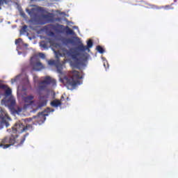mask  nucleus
I'll use <instances>...</instances> for the list:
<instances>
[{
	"mask_svg": "<svg viewBox=\"0 0 178 178\" xmlns=\"http://www.w3.org/2000/svg\"><path fill=\"white\" fill-rule=\"evenodd\" d=\"M83 79V77L80 76V72H79V71H72L69 76L60 78V81H61L68 90H73L77 87V85L80 84V79Z\"/></svg>",
	"mask_w": 178,
	"mask_h": 178,
	"instance_id": "nucleus-2",
	"label": "nucleus"
},
{
	"mask_svg": "<svg viewBox=\"0 0 178 178\" xmlns=\"http://www.w3.org/2000/svg\"><path fill=\"white\" fill-rule=\"evenodd\" d=\"M40 95H41V92H40Z\"/></svg>",
	"mask_w": 178,
	"mask_h": 178,
	"instance_id": "nucleus-31",
	"label": "nucleus"
},
{
	"mask_svg": "<svg viewBox=\"0 0 178 178\" xmlns=\"http://www.w3.org/2000/svg\"><path fill=\"white\" fill-rule=\"evenodd\" d=\"M48 98H49V94L48 93L44 95H40L39 97V101L38 102V108L47 106V104H48Z\"/></svg>",
	"mask_w": 178,
	"mask_h": 178,
	"instance_id": "nucleus-7",
	"label": "nucleus"
},
{
	"mask_svg": "<svg viewBox=\"0 0 178 178\" xmlns=\"http://www.w3.org/2000/svg\"><path fill=\"white\" fill-rule=\"evenodd\" d=\"M33 99H34V96H33V95H29V96L24 97V101L26 104H33Z\"/></svg>",
	"mask_w": 178,
	"mask_h": 178,
	"instance_id": "nucleus-14",
	"label": "nucleus"
},
{
	"mask_svg": "<svg viewBox=\"0 0 178 178\" xmlns=\"http://www.w3.org/2000/svg\"><path fill=\"white\" fill-rule=\"evenodd\" d=\"M26 30H27V25H24V26L22 27L21 31H22L23 33H26Z\"/></svg>",
	"mask_w": 178,
	"mask_h": 178,
	"instance_id": "nucleus-21",
	"label": "nucleus"
},
{
	"mask_svg": "<svg viewBox=\"0 0 178 178\" xmlns=\"http://www.w3.org/2000/svg\"><path fill=\"white\" fill-rule=\"evenodd\" d=\"M42 17L44 20H47L48 22V23H54V22H55V19L54 18V14H52V13L42 15Z\"/></svg>",
	"mask_w": 178,
	"mask_h": 178,
	"instance_id": "nucleus-9",
	"label": "nucleus"
},
{
	"mask_svg": "<svg viewBox=\"0 0 178 178\" xmlns=\"http://www.w3.org/2000/svg\"><path fill=\"white\" fill-rule=\"evenodd\" d=\"M30 67H31V72H40L45 69L44 65L41 63L40 60L37 59L35 57H31L30 60Z\"/></svg>",
	"mask_w": 178,
	"mask_h": 178,
	"instance_id": "nucleus-4",
	"label": "nucleus"
},
{
	"mask_svg": "<svg viewBox=\"0 0 178 178\" xmlns=\"http://www.w3.org/2000/svg\"><path fill=\"white\" fill-rule=\"evenodd\" d=\"M174 1H175V2H176V1H177V0H175Z\"/></svg>",
	"mask_w": 178,
	"mask_h": 178,
	"instance_id": "nucleus-29",
	"label": "nucleus"
},
{
	"mask_svg": "<svg viewBox=\"0 0 178 178\" xmlns=\"http://www.w3.org/2000/svg\"><path fill=\"white\" fill-rule=\"evenodd\" d=\"M22 38H18L15 40V44L16 45H18V44H20V42H22Z\"/></svg>",
	"mask_w": 178,
	"mask_h": 178,
	"instance_id": "nucleus-22",
	"label": "nucleus"
},
{
	"mask_svg": "<svg viewBox=\"0 0 178 178\" xmlns=\"http://www.w3.org/2000/svg\"><path fill=\"white\" fill-rule=\"evenodd\" d=\"M37 10L38 12H41V13H45V9L43 7H38Z\"/></svg>",
	"mask_w": 178,
	"mask_h": 178,
	"instance_id": "nucleus-20",
	"label": "nucleus"
},
{
	"mask_svg": "<svg viewBox=\"0 0 178 178\" xmlns=\"http://www.w3.org/2000/svg\"><path fill=\"white\" fill-rule=\"evenodd\" d=\"M3 101H4L5 105L8 106L10 109L15 108V105H16V100L12 97H9L8 99H5Z\"/></svg>",
	"mask_w": 178,
	"mask_h": 178,
	"instance_id": "nucleus-8",
	"label": "nucleus"
},
{
	"mask_svg": "<svg viewBox=\"0 0 178 178\" xmlns=\"http://www.w3.org/2000/svg\"><path fill=\"white\" fill-rule=\"evenodd\" d=\"M164 8H165V9H167V10H168V9H173V8L171 7L170 6H169V5L165 6L164 7Z\"/></svg>",
	"mask_w": 178,
	"mask_h": 178,
	"instance_id": "nucleus-24",
	"label": "nucleus"
},
{
	"mask_svg": "<svg viewBox=\"0 0 178 178\" xmlns=\"http://www.w3.org/2000/svg\"><path fill=\"white\" fill-rule=\"evenodd\" d=\"M68 56H71L72 61L71 62L72 66L76 67V69H80L83 66V63L80 58H77V54L73 53L72 51L68 52Z\"/></svg>",
	"mask_w": 178,
	"mask_h": 178,
	"instance_id": "nucleus-5",
	"label": "nucleus"
},
{
	"mask_svg": "<svg viewBox=\"0 0 178 178\" xmlns=\"http://www.w3.org/2000/svg\"><path fill=\"white\" fill-rule=\"evenodd\" d=\"M75 40H76V41L80 44L78 46L79 51H82L83 52H84V51H87V49L88 48H92L93 43H92V40L91 39H90L87 42V46H84V44H83V43H81L79 37L75 38Z\"/></svg>",
	"mask_w": 178,
	"mask_h": 178,
	"instance_id": "nucleus-6",
	"label": "nucleus"
},
{
	"mask_svg": "<svg viewBox=\"0 0 178 178\" xmlns=\"http://www.w3.org/2000/svg\"><path fill=\"white\" fill-rule=\"evenodd\" d=\"M9 3H12V0H0V10L3 5H9Z\"/></svg>",
	"mask_w": 178,
	"mask_h": 178,
	"instance_id": "nucleus-16",
	"label": "nucleus"
},
{
	"mask_svg": "<svg viewBox=\"0 0 178 178\" xmlns=\"http://www.w3.org/2000/svg\"><path fill=\"white\" fill-rule=\"evenodd\" d=\"M49 85H52L53 86H56V80L51 78V76L44 77V80L39 83V90L45 91Z\"/></svg>",
	"mask_w": 178,
	"mask_h": 178,
	"instance_id": "nucleus-3",
	"label": "nucleus"
},
{
	"mask_svg": "<svg viewBox=\"0 0 178 178\" xmlns=\"http://www.w3.org/2000/svg\"><path fill=\"white\" fill-rule=\"evenodd\" d=\"M97 49L99 54H104V52H105V49L101 46H97Z\"/></svg>",
	"mask_w": 178,
	"mask_h": 178,
	"instance_id": "nucleus-17",
	"label": "nucleus"
},
{
	"mask_svg": "<svg viewBox=\"0 0 178 178\" xmlns=\"http://www.w3.org/2000/svg\"><path fill=\"white\" fill-rule=\"evenodd\" d=\"M60 27L63 29V31H65L67 35H75L76 34L74 31H73L72 29H70L68 26H64L63 25H60Z\"/></svg>",
	"mask_w": 178,
	"mask_h": 178,
	"instance_id": "nucleus-10",
	"label": "nucleus"
},
{
	"mask_svg": "<svg viewBox=\"0 0 178 178\" xmlns=\"http://www.w3.org/2000/svg\"><path fill=\"white\" fill-rule=\"evenodd\" d=\"M16 81V79H12L11 83H15Z\"/></svg>",
	"mask_w": 178,
	"mask_h": 178,
	"instance_id": "nucleus-26",
	"label": "nucleus"
},
{
	"mask_svg": "<svg viewBox=\"0 0 178 178\" xmlns=\"http://www.w3.org/2000/svg\"><path fill=\"white\" fill-rule=\"evenodd\" d=\"M67 42L68 44H73V40H72V39H67Z\"/></svg>",
	"mask_w": 178,
	"mask_h": 178,
	"instance_id": "nucleus-25",
	"label": "nucleus"
},
{
	"mask_svg": "<svg viewBox=\"0 0 178 178\" xmlns=\"http://www.w3.org/2000/svg\"><path fill=\"white\" fill-rule=\"evenodd\" d=\"M48 64L50 65V66H56V61L55 60H50L48 61Z\"/></svg>",
	"mask_w": 178,
	"mask_h": 178,
	"instance_id": "nucleus-19",
	"label": "nucleus"
},
{
	"mask_svg": "<svg viewBox=\"0 0 178 178\" xmlns=\"http://www.w3.org/2000/svg\"><path fill=\"white\" fill-rule=\"evenodd\" d=\"M62 105V102L59 99H55L51 102V106H54V108H58V106H60Z\"/></svg>",
	"mask_w": 178,
	"mask_h": 178,
	"instance_id": "nucleus-15",
	"label": "nucleus"
},
{
	"mask_svg": "<svg viewBox=\"0 0 178 178\" xmlns=\"http://www.w3.org/2000/svg\"><path fill=\"white\" fill-rule=\"evenodd\" d=\"M145 8L147 9H153L154 10H159L162 9V7H159L154 4L146 3Z\"/></svg>",
	"mask_w": 178,
	"mask_h": 178,
	"instance_id": "nucleus-13",
	"label": "nucleus"
},
{
	"mask_svg": "<svg viewBox=\"0 0 178 178\" xmlns=\"http://www.w3.org/2000/svg\"><path fill=\"white\" fill-rule=\"evenodd\" d=\"M39 56L40 58H42V59H44L45 58V54H44L43 53H40L39 54Z\"/></svg>",
	"mask_w": 178,
	"mask_h": 178,
	"instance_id": "nucleus-23",
	"label": "nucleus"
},
{
	"mask_svg": "<svg viewBox=\"0 0 178 178\" xmlns=\"http://www.w3.org/2000/svg\"><path fill=\"white\" fill-rule=\"evenodd\" d=\"M45 116H48V114H45V112L39 113L38 114V120L39 124L44 123L45 122Z\"/></svg>",
	"mask_w": 178,
	"mask_h": 178,
	"instance_id": "nucleus-11",
	"label": "nucleus"
},
{
	"mask_svg": "<svg viewBox=\"0 0 178 178\" xmlns=\"http://www.w3.org/2000/svg\"><path fill=\"white\" fill-rule=\"evenodd\" d=\"M30 129L31 130H33L32 125L27 124L25 127L20 121L16 122L12 127L13 133L1 139L0 143L1 148L6 149V148H9V147H12V145H15L17 147H22V145L24 144L26 137L29 136V133L24 135L20 140L18 139L19 135H17V133H24L25 131H27V130H30Z\"/></svg>",
	"mask_w": 178,
	"mask_h": 178,
	"instance_id": "nucleus-1",
	"label": "nucleus"
},
{
	"mask_svg": "<svg viewBox=\"0 0 178 178\" xmlns=\"http://www.w3.org/2000/svg\"><path fill=\"white\" fill-rule=\"evenodd\" d=\"M0 113H1V119L2 120H6V119L9 120L10 118L9 117V115H8V113L3 109L0 108Z\"/></svg>",
	"mask_w": 178,
	"mask_h": 178,
	"instance_id": "nucleus-12",
	"label": "nucleus"
},
{
	"mask_svg": "<svg viewBox=\"0 0 178 178\" xmlns=\"http://www.w3.org/2000/svg\"><path fill=\"white\" fill-rule=\"evenodd\" d=\"M25 45H26V47H27V44H26Z\"/></svg>",
	"mask_w": 178,
	"mask_h": 178,
	"instance_id": "nucleus-30",
	"label": "nucleus"
},
{
	"mask_svg": "<svg viewBox=\"0 0 178 178\" xmlns=\"http://www.w3.org/2000/svg\"><path fill=\"white\" fill-rule=\"evenodd\" d=\"M72 29H76L77 30H79V27H78V26H74L72 27Z\"/></svg>",
	"mask_w": 178,
	"mask_h": 178,
	"instance_id": "nucleus-27",
	"label": "nucleus"
},
{
	"mask_svg": "<svg viewBox=\"0 0 178 178\" xmlns=\"http://www.w3.org/2000/svg\"><path fill=\"white\" fill-rule=\"evenodd\" d=\"M56 67L57 69V72H58V73H62V65L60 64H56Z\"/></svg>",
	"mask_w": 178,
	"mask_h": 178,
	"instance_id": "nucleus-18",
	"label": "nucleus"
},
{
	"mask_svg": "<svg viewBox=\"0 0 178 178\" xmlns=\"http://www.w3.org/2000/svg\"><path fill=\"white\" fill-rule=\"evenodd\" d=\"M42 47H45V44H43Z\"/></svg>",
	"mask_w": 178,
	"mask_h": 178,
	"instance_id": "nucleus-28",
	"label": "nucleus"
}]
</instances>
